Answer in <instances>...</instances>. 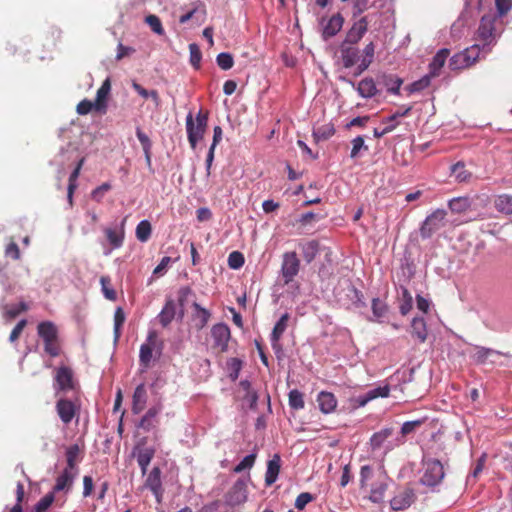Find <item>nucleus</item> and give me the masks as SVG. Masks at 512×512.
I'll list each match as a JSON object with an SVG mask.
<instances>
[{
  "label": "nucleus",
  "instance_id": "obj_1",
  "mask_svg": "<svg viewBox=\"0 0 512 512\" xmlns=\"http://www.w3.org/2000/svg\"><path fill=\"white\" fill-rule=\"evenodd\" d=\"M500 24L501 20L496 13L492 12L482 16L475 40L482 44V50L485 53H489L490 47L496 43L499 36L498 26Z\"/></svg>",
  "mask_w": 512,
  "mask_h": 512
},
{
  "label": "nucleus",
  "instance_id": "obj_2",
  "mask_svg": "<svg viewBox=\"0 0 512 512\" xmlns=\"http://www.w3.org/2000/svg\"><path fill=\"white\" fill-rule=\"evenodd\" d=\"M208 115L200 110L194 117L192 112L186 116L187 139L192 149L202 140L207 128Z\"/></svg>",
  "mask_w": 512,
  "mask_h": 512
},
{
  "label": "nucleus",
  "instance_id": "obj_3",
  "mask_svg": "<svg viewBox=\"0 0 512 512\" xmlns=\"http://www.w3.org/2000/svg\"><path fill=\"white\" fill-rule=\"evenodd\" d=\"M162 349L163 342L158 340L157 331L149 330L146 341L140 346L139 351V364L142 372L150 368L153 359V351L156 350L159 357L162 353Z\"/></svg>",
  "mask_w": 512,
  "mask_h": 512
},
{
  "label": "nucleus",
  "instance_id": "obj_4",
  "mask_svg": "<svg viewBox=\"0 0 512 512\" xmlns=\"http://www.w3.org/2000/svg\"><path fill=\"white\" fill-rule=\"evenodd\" d=\"M38 336L44 341V350L51 357H57L60 354L58 342V329L51 321L40 322L37 326Z\"/></svg>",
  "mask_w": 512,
  "mask_h": 512
},
{
  "label": "nucleus",
  "instance_id": "obj_5",
  "mask_svg": "<svg viewBox=\"0 0 512 512\" xmlns=\"http://www.w3.org/2000/svg\"><path fill=\"white\" fill-rule=\"evenodd\" d=\"M445 476L442 463L437 459L423 460V474L420 482L428 487H435L441 483Z\"/></svg>",
  "mask_w": 512,
  "mask_h": 512
},
{
  "label": "nucleus",
  "instance_id": "obj_6",
  "mask_svg": "<svg viewBox=\"0 0 512 512\" xmlns=\"http://www.w3.org/2000/svg\"><path fill=\"white\" fill-rule=\"evenodd\" d=\"M446 211L437 209L426 217L420 227V235L423 239L430 238L435 232L445 225Z\"/></svg>",
  "mask_w": 512,
  "mask_h": 512
},
{
  "label": "nucleus",
  "instance_id": "obj_7",
  "mask_svg": "<svg viewBox=\"0 0 512 512\" xmlns=\"http://www.w3.org/2000/svg\"><path fill=\"white\" fill-rule=\"evenodd\" d=\"M300 270V260L296 252H285L282 257L281 275L284 283L289 284L298 275Z\"/></svg>",
  "mask_w": 512,
  "mask_h": 512
},
{
  "label": "nucleus",
  "instance_id": "obj_8",
  "mask_svg": "<svg viewBox=\"0 0 512 512\" xmlns=\"http://www.w3.org/2000/svg\"><path fill=\"white\" fill-rule=\"evenodd\" d=\"M55 408L60 420L65 425H68L77 414L79 405L71 399L60 397L56 402Z\"/></svg>",
  "mask_w": 512,
  "mask_h": 512
},
{
  "label": "nucleus",
  "instance_id": "obj_9",
  "mask_svg": "<svg viewBox=\"0 0 512 512\" xmlns=\"http://www.w3.org/2000/svg\"><path fill=\"white\" fill-rule=\"evenodd\" d=\"M54 380V388L57 394L60 391H67L74 387L73 372L69 367L62 366L58 368Z\"/></svg>",
  "mask_w": 512,
  "mask_h": 512
},
{
  "label": "nucleus",
  "instance_id": "obj_10",
  "mask_svg": "<svg viewBox=\"0 0 512 512\" xmlns=\"http://www.w3.org/2000/svg\"><path fill=\"white\" fill-rule=\"evenodd\" d=\"M340 59L345 68L353 67L358 61L360 62L359 49L355 44L342 42L339 48Z\"/></svg>",
  "mask_w": 512,
  "mask_h": 512
},
{
  "label": "nucleus",
  "instance_id": "obj_11",
  "mask_svg": "<svg viewBox=\"0 0 512 512\" xmlns=\"http://www.w3.org/2000/svg\"><path fill=\"white\" fill-rule=\"evenodd\" d=\"M211 336L216 347L220 348L221 351L227 350L230 339V329L227 324H215L211 329Z\"/></svg>",
  "mask_w": 512,
  "mask_h": 512
},
{
  "label": "nucleus",
  "instance_id": "obj_12",
  "mask_svg": "<svg viewBox=\"0 0 512 512\" xmlns=\"http://www.w3.org/2000/svg\"><path fill=\"white\" fill-rule=\"evenodd\" d=\"M77 151L71 145H68L66 148H62L60 152L54 157L52 163L59 166L58 170V179L64 175V168L70 162L77 159Z\"/></svg>",
  "mask_w": 512,
  "mask_h": 512
},
{
  "label": "nucleus",
  "instance_id": "obj_13",
  "mask_svg": "<svg viewBox=\"0 0 512 512\" xmlns=\"http://www.w3.org/2000/svg\"><path fill=\"white\" fill-rule=\"evenodd\" d=\"M414 500L415 494L413 490L406 488L390 500V507L394 511H401L410 507Z\"/></svg>",
  "mask_w": 512,
  "mask_h": 512
},
{
  "label": "nucleus",
  "instance_id": "obj_14",
  "mask_svg": "<svg viewBox=\"0 0 512 512\" xmlns=\"http://www.w3.org/2000/svg\"><path fill=\"white\" fill-rule=\"evenodd\" d=\"M368 30L367 17H362L356 21L346 34L344 42L357 44Z\"/></svg>",
  "mask_w": 512,
  "mask_h": 512
},
{
  "label": "nucleus",
  "instance_id": "obj_15",
  "mask_svg": "<svg viewBox=\"0 0 512 512\" xmlns=\"http://www.w3.org/2000/svg\"><path fill=\"white\" fill-rule=\"evenodd\" d=\"M78 473L75 471H69L67 469H63V471L56 478V483L51 492L53 494L58 492H69L73 486L74 480L77 477Z\"/></svg>",
  "mask_w": 512,
  "mask_h": 512
},
{
  "label": "nucleus",
  "instance_id": "obj_16",
  "mask_svg": "<svg viewBox=\"0 0 512 512\" xmlns=\"http://www.w3.org/2000/svg\"><path fill=\"white\" fill-rule=\"evenodd\" d=\"M111 91L110 79L107 78L103 81L100 88L97 90L96 98L94 101V110L105 114L107 112V98Z\"/></svg>",
  "mask_w": 512,
  "mask_h": 512
},
{
  "label": "nucleus",
  "instance_id": "obj_17",
  "mask_svg": "<svg viewBox=\"0 0 512 512\" xmlns=\"http://www.w3.org/2000/svg\"><path fill=\"white\" fill-rule=\"evenodd\" d=\"M289 318H290L289 314L284 313L279 318V320L276 322V324L274 325V328L271 332V335H270L271 345L275 351H278L281 349L279 341L287 329Z\"/></svg>",
  "mask_w": 512,
  "mask_h": 512
},
{
  "label": "nucleus",
  "instance_id": "obj_18",
  "mask_svg": "<svg viewBox=\"0 0 512 512\" xmlns=\"http://www.w3.org/2000/svg\"><path fill=\"white\" fill-rule=\"evenodd\" d=\"M390 388L388 385L378 386L368 390L366 393L359 395L356 398V403L359 407H364L370 401L378 397H387L389 395Z\"/></svg>",
  "mask_w": 512,
  "mask_h": 512
},
{
  "label": "nucleus",
  "instance_id": "obj_19",
  "mask_svg": "<svg viewBox=\"0 0 512 512\" xmlns=\"http://www.w3.org/2000/svg\"><path fill=\"white\" fill-rule=\"evenodd\" d=\"M343 81L348 82L358 91L359 95L363 98L369 99L374 97L377 94V88L374 80L372 78H364L362 79L358 85L351 80H347L346 78H341Z\"/></svg>",
  "mask_w": 512,
  "mask_h": 512
},
{
  "label": "nucleus",
  "instance_id": "obj_20",
  "mask_svg": "<svg viewBox=\"0 0 512 512\" xmlns=\"http://www.w3.org/2000/svg\"><path fill=\"white\" fill-rule=\"evenodd\" d=\"M246 498V483L244 480H237L228 493V501L232 505H238L243 503Z\"/></svg>",
  "mask_w": 512,
  "mask_h": 512
},
{
  "label": "nucleus",
  "instance_id": "obj_21",
  "mask_svg": "<svg viewBox=\"0 0 512 512\" xmlns=\"http://www.w3.org/2000/svg\"><path fill=\"white\" fill-rule=\"evenodd\" d=\"M475 350L473 359L477 364H485L487 362L493 364L495 363V358L502 355L500 351L482 346H476Z\"/></svg>",
  "mask_w": 512,
  "mask_h": 512
},
{
  "label": "nucleus",
  "instance_id": "obj_22",
  "mask_svg": "<svg viewBox=\"0 0 512 512\" xmlns=\"http://www.w3.org/2000/svg\"><path fill=\"white\" fill-rule=\"evenodd\" d=\"M147 402V391L143 383L139 384L133 393L132 397V412L134 414L141 413Z\"/></svg>",
  "mask_w": 512,
  "mask_h": 512
},
{
  "label": "nucleus",
  "instance_id": "obj_23",
  "mask_svg": "<svg viewBox=\"0 0 512 512\" xmlns=\"http://www.w3.org/2000/svg\"><path fill=\"white\" fill-rule=\"evenodd\" d=\"M317 402L324 414L332 413L337 407V399L331 392L321 391L317 396Z\"/></svg>",
  "mask_w": 512,
  "mask_h": 512
},
{
  "label": "nucleus",
  "instance_id": "obj_24",
  "mask_svg": "<svg viewBox=\"0 0 512 512\" xmlns=\"http://www.w3.org/2000/svg\"><path fill=\"white\" fill-rule=\"evenodd\" d=\"M344 18L340 13L333 15L323 27V38L325 40L334 37L342 28Z\"/></svg>",
  "mask_w": 512,
  "mask_h": 512
},
{
  "label": "nucleus",
  "instance_id": "obj_25",
  "mask_svg": "<svg viewBox=\"0 0 512 512\" xmlns=\"http://www.w3.org/2000/svg\"><path fill=\"white\" fill-rule=\"evenodd\" d=\"M281 467V458L278 454L273 457L267 463V470L265 474V483L267 486L274 484L278 478Z\"/></svg>",
  "mask_w": 512,
  "mask_h": 512
},
{
  "label": "nucleus",
  "instance_id": "obj_26",
  "mask_svg": "<svg viewBox=\"0 0 512 512\" xmlns=\"http://www.w3.org/2000/svg\"><path fill=\"white\" fill-rule=\"evenodd\" d=\"M411 335L420 343H424L427 340V324L423 317L416 316L412 319Z\"/></svg>",
  "mask_w": 512,
  "mask_h": 512
},
{
  "label": "nucleus",
  "instance_id": "obj_27",
  "mask_svg": "<svg viewBox=\"0 0 512 512\" xmlns=\"http://www.w3.org/2000/svg\"><path fill=\"white\" fill-rule=\"evenodd\" d=\"M125 219L122 220L118 229L107 228L105 229V235L108 242L113 249H118L123 245L125 231H124Z\"/></svg>",
  "mask_w": 512,
  "mask_h": 512
},
{
  "label": "nucleus",
  "instance_id": "obj_28",
  "mask_svg": "<svg viewBox=\"0 0 512 512\" xmlns=\"http://www.w3.org/2000/svg\"><path fill=\"white\" fill-rule=\"evenodd\" d=\"M302 256L307 264H310L320 251V244L317 240H309L299 243Z\"/></svg>",
  "mask_w": 512,
  "mask_h": 512
},
{
  "label": "nucleus",
  "instance_id": "obj_29",
  "mask_svg": "<svg viewBox=\"0 0 512 512\" xmlns=\"http://www.w3.org/2000/svg\"><path fill=\"white\" fill-rule=\"evenodd\" d=\"M375 52V45L373 42L368 43L363 50V57L360 59V63L355 69L354 76L361 75L365 70L368 69L370 64L373 62Z\"/></svg>",
  "mask_w": 512,
  "mask_h": 512
},
{
  "label": "nucleus",
  "instance_id": "obj_30",
  "mask_svg": "<svg viewBox=\"0 0 512 512\" xmlns=\"http://www.w3.org/2000/svg\"><path fill=\"white\" fill-rule=\"evenodd\" d=\"M162 406L160 404L152 406L148 409L145 415L139 422V428L149 431L155 426L156 417L161 412Z\"/></svg>",
  "mask_w": 512,
  "mask_h": 512
},
{
  "label": "nucleus",
  "instance_id": "obj_31",
  "mask_svg": "<svg viewBox=\"0 0 512 512\" xmlns=\"http://www.w3.org/2000/svg\"><path fill=\"white\" fill-rule=\"evenodd\" d=\"M176 315V304L173 300L169 299L166 301L164 307L158 314V320L163 327H167L175 318Z\"/></svg>",
  "mask_w": 512,
  "mask_h": 512
},
{
  "label": "nucleus",
  "instance_id": "obj_32",
  "mask_svg": "<svg viewBox=\"0 0 512 512\" xmlns=\"http://www.w3.org/2000/svg\"><path fill=\"white\" fill-rule=\"evenodd\" d=\"M1 308L3 311V318L6 321H11L16 316H18L21 312L28 310V305L24 301H21L17 305H8L4 303V299L1 301Z\"/></svg>",
  "mask_w": 512,
  "mask_h": 512
},
{
  "label": "nucleus",
  "instance_id": "obj_33",
  "mask_svg": "<svg viewBox=\"0 0 512 512\" xmlns=\"http://www.w3.org/2000/svg\"><path fill=\"white\" fill-rule=\"evenodd\" d=\"M449 56V50L444 48L439 50L436 55L433 57L430 65H429V74L433 77L438 76L441 68L444 66L447 57Z\"/></svg>",
  "mask_w": 512,
  "mask_h": 512
},
{
  "label": "nucleus",
  "instance_id": "obj_34",
  "mask_svg": "<svg viewBox=\"0 0 512 512\" xmlns=\"http://www.w3.org/2000/svg\"><path fill=\"white\" fill-rule=\"evenodd\" d=\"M79 454H80V447L78 444L70 445L66 449L65 455H66L67 464H66L65 469H67L69 471H75L76 473H78L79 469L77 466V462H78Z\"/></svg>",
  "mask_w": 512,
  "mask_h": 512
},
{
  "label": "nucleus",
  "instance_id": "obj_35",
  "mask_svg": "<svg viewBox=\"0 0 512 512\" xmlns=\"http://www.w3.org/2000/svg\"><path fill=\"white\" fill-rule=\"evenodd\" d=\"M381 84L385 86L388 92L398 95L403 80L392 74H385L381 77Z\"/></svg>",
  "mask_w": 512,
  "mask_h": 512
},
{
  "label": "nucleus",
  "instance_id": "obj_36",
  "mask_svg": "<svg viewBox=\"0 0 512 512\" xmlns=\"http://www.w3.org/2000/svg\"><path fill=\"white\" fill-rule=\"evenodd\" d=\"M387 488L388 484L385 481L374 483L370 491L369 500L375 504L383 502Z\"/></svg>",
  "mask_w": 512,
  "mask_h": 512
},
{
  "label": "nucleus",
  "instance_id": "obj_37",
  "mask_svg": "<svg viewBox=\"0 0 512 512\" xmlns=\"http://www.w3.org/2000/svg\"><path fill=\"white\" fill-rule=\"evenodd\" d=\"M372 313L373 317L370 318V321L382 322V319L386 316L388 312V306L385 302L380 300L379 298L372 299Z\"/></svg>",
  "mask_w": 512,
  "mask_h": 512
},
{
  "label": "nucleus",
  "instance_id": "obj_38",
  "mask_svg": "<svg viewBox=\"0 0 512 512\" xmlns=\"http://www.w3.org/2000/svg\"><path fill=\"white\" fill-rule=\"evenodd\" d=\"M392 428H383L378 432H375L370 438V445L372 450H378L383 443L392 435Z\"/></svg>",
  "mask_w": 512,
  "mask_h": 512
},
{
  "label": "nucleus",
  "instance_id": "obj_39",
  "mask_svg": "<svg viewBox=\"0 0 512 512\" xmlns=\"http://www.w3.org/2000/svg\"><path fill=\"white\" fill-rule=\"evenodd\" d=\"M462 53L464 54L470 66L473 65L480 58L481 54L483 56L487 54L482 50V44L477 41L472 46L463 50Z\"/></svg>",
  "mask_w": 512,
  "mask_h": 512
},
{
  "label": "nucleus",
  "instance_id": "obj_40",
  "mask_svg": "<svg viewBox=\"0 0 512 512\" xmlns=\"http://www.w3.org/2000/svg\"><path fill=\"white\" fill-rule=\"evenodd\" d=\"M192 307L194 308L193 316L198 321V327L200 329L204 328L210 319L211 313L197 302H194Z\"/></svg>",
  "mask_w": 512,
  "mask_h": 512
},
{
  "label": "nucleus",
  "instance_id": "obj_41",
  "mask_svg": "<svg viewBox=\"0 0 512 512\" xmlns=\"http://www.w3.org/2000/svg\"><path fill=\"white\" fill-rule=\"evenodd\" d=\"M154 453L155 451L152 448H145L139 451L137 455V462L139 467L141 468L142 475L146 474L148 466L154 457Z\"/></svg>",
  "mask_w": 512,
  "mask_h": 512
},
{
  "label": "nucleus",
  "instance_id": "obj_42",
  "mask_svg": "<svg viewBox=\"0 0 512 512\" xmlns=\"http://www.w3.org/2000/svg\"><path fill=\"white\" fill-rule=\"evenodd\" d=\"M494 206L501 213L512 214V195H499L494 201Z\"/></svg>",
  "mask_w": 512,
  "mask_h": 512
},
{
  "label": "nucleus",
  "instance_id": "obj_43",
  "mask_svg": "<svg viewBox=\"0 0 512 512\" xmlns=\"http://www.w3.org/2000/svg\"><path fill=\"white\" fill-rule=\"evenodd\" d=\"M399 310L400 313L405 316L407 315L413 307V298L411 293L407 288L401 287V297H400Z\"/></svg>",
  "mask_w": 512,
  "mask_h": 512
},
{
  "label": "nucleus",
  "instance_id": "obj_44",
  "mask_svg": "<svg viewBox=\"0 0 512 512\" xmlns=\"http://www.w3.org/2000/svg\"><path fill=\"white\" fill-rule=\"evenodd\" d=\"M145 487L150 489V490H156L161 488L162 487V482H161V470L159 467H154L146 481H145Z\"/></svg>",
  "mask_w": 512,
  "mask_h": 512
},
{
  "label": "nucleus",
  "instance_id": "obj_45",
  "mask_svg": "<svg viewBox=\"0 0 512 512\" xmlns=\"http://www.w3.org/2000/svg\"><path fill=\"white\" fill-rule=\"evenodd\" d=\"M152 232L151 224L148 220H142L138 223L136 227V238L145 243L149 240Z\"/></svg>",
  "mask_w": 512,
  "mask_h": 512
},
{
  "label": "nucleus",
  "instance_id": "obj_46",
  "mask_svg": "<svg viewBox=\"0 0 512 512\" xmlns=\"http://www.w3.org/2000/svg\"><path fill=\"white\" fill-rule=\"evenodd\" d=\"M451 174L458 182H466L471 178V173L465 169L463 162H457L451 167Z\"/></svg>",
  "mask_w": 512,
  "mask_h": 512
},
{
  "label": "nucleus",
  "instance_id": "obj_47",
  "mask_svg": "<svg viewBox=\"0 0 512 512\" xmlns=\"http://www.w3.org/2000/svg\"><path fill=\"white\" fill-rule=\"evenodd\" d=\"M471 203L467 197H457L449 201L448 206L454 213H462L469 209Z\"/></svg>",
  "mask_w": 512,
  "mask_h": 512
},
{
  "label": "nucleus",
  "instance_id": "obj_48",
  "mask_svg": "<svg viewBox=\"0 0 512 512\" xmlns=\"http://www.w3.org/2000/svg\"><path fill=\"white\" fill-rule=\"evenodd\" d=\"M125 321V313L121 307H118L114 313V341L117 342L121 335V327Z\"/></svg>",
  "mask_w": 512,
  "mask_h": 512
},
{
  "label": "nucleus",
  "instance_id": "obj_49",
  "mask_svg": "<svg viewBox=\"0 0 512 512\" xmlns=\"http://www.w3.org/2000/svg\"><path fill=\"white\" fill-rule=\"evenodd\" d=\"M469 66V63L462 52L454 54L449 60V67L451 70H460Z\"/></svg>",
  "mask_w": 512,
  "mask_h": 512
},
{
  "label": "nucleus",
  "instance_id": "obj_50",
  "mask_svg": "<svg viewBox=\"0 0 512 512\" xmlns=\"http://www.w3.org/2000/svg\"><path fill=\"white\" fill-rule=\"evenodd\" d=\"M145 23L151 28V30L157 35H164V29L161 20L154 14L147 15L145 17Z\"/></svg>",
  "mask_w": 512,
  "mask_h": 512
},
{
  "label": "nucleus",
  "instance_id": "obj_51",
  "mask_svg": "<svg viewBox=\"0 0 512 512\" xmlns=\"http://www.w3.org/2000/svg\"><path fill=\"white\" fill-rule=\"evenodd\" d=\"M289 405L295 410L304 408L303 394L299 390L293 389L289 392Z\"/></svg>",
  "mask_w": 512,
  "mask_h": 512
},
{
  "label": "nucleus",
  "instance_id": "obj_52",
  "mask_svg": "<svg viewBox=\"0 0 512 512\" xmlns=\"http://www.w3.org/2000/svg\"><path fill=\"white\" fill-rule=\"evenodd\" d=\"M132 87L141 97L145 99L151 98L156 105L159 104V96L156 90H147L136 82L133 83Z\"/></svg>",
  "mask_w": 512,
  "mask_h": 512
},
{
  "label": "nucleus",
  "instance_id": "obj_53",
  "mask_svg": "<svg viewBox=\"0 0 512 512\" xmlns=\"http://www.w3.org/2000/svg\"><path fill=\"white\" fill-rule=\"evenodd\" d=\"M352 149L350 152V157L355 159L359 156L361 150L367 151L368 146L365 145V141L363 136H357L352 140Z\"/></svg>",
  "mask_w": 512,
  "mask_h": 512
},
{
  "label": "nucleus",
  "instance_id": "obj_54",
  "mask_svg": "<svg viewBox=\"0 0 512 512\" xmlns=\"http://www.w3.org/2000/svg\"><path fill=\"white\" fill-rule=\"evenodd\" d=\"M217 65L222 70H229L234 65V59L233 56L230 53L222 52L217 55L216 57Z\"/></svg>",
  "mask_w": 512,
  "mask_h": 512
},
{
  "label": "nucleus",
  "instance_id": "obj_55",
  "mask_svg": "<svg viewBox=\"0 0 512 512\" xmlns=\"http://www.w3.org/2000/svg\"><path fill=\"white\" fill-rule=\"evenodd\" d=\"M54 494L50 492L41 498L35 505L34 512H46L54 502Z\"/></svg>",
  "mask_w": 512,
  "mask_h": 512
},
{
  "label": "nucleus",
  "instance_id": "obj_56",
  "mask_svg": "<svg viewBox=\"0 0 512 512\" xmlns=\"http://www.w3.org/2000/svg\"><path fill=\"white\" fill-rule=\"evenodd\" d=\"M424 421V419H417L404 422L401 427L402 436L405 437L406 435L414 433L424 423Z\"/></svg>",
  "mask_w": 512,
  "mask_h": 512
},
{
  "label": "nucleus",
  "instance_id": "obj_57",
  "mask_svg": "<svg viewBox=\"0 0 512 512\" xmlns=\"http://www.w3.org/2000/svg\"><path fill=\"white\" fill-rule=\"evenodd\" d=\"M244 256L241 252L233 251L228 256V265L232 269H239L244 265Z\"/></svg>",
  "mask_w": 512,
  "mask_h": 512
},
{
  "label": "nucleus",
  "instance_id": "obj_58",
  "mask_svg": "<svg viewBox=\"0 0 512 512\" xmlns=\"http://www.w3.org/2000/svg\"><path fill=\"white\" fill-rule=\"evenodd\" d=\"M101 288L103 295L108 300H116V292L113 288H111L110 285V279L108 277H101L100 279Z\"/></svg>",
  "mask_w": 512,
  "mask_h": 512
},
{
  "label": "nucleus",
  "instance_id": "obj_59",
  "mask_svg": "<svg viewBox=\"0 0 512 512\" xmlns=\"http://www.w3.org/2000/svg\"><path fill=\"white\" fill-rule=\"evenodd\" d=\"M190 63L193 67L199 68L202 59L201 51L197 44L192 43L189 45Z\"/></svg>",
  "mask_w": 512,
  "mask_h": 512
},
{
  "label": "nucleus",
  "instance_id": "obj_60",
  "mask_svg": "<svg viewBox=\"0 0 512 512\" xmlns=\"http://www.w3.org/2000/svg\"><path fill=\"white\" fill-rule=\"evenodd\" d=\"M432 77L433 76L431 74H427V75L423 76L421 79L413 82L409 86L410 92H419V91L427 88L430 85V81H431Z\"/></svg>",
  "mask_w": 512,
  "mask_h": 512
},
{
  "label": "nucleus",
  "instance_id": "obj_61",
  "mask_svg": "<svg viewBox=\"0 0 512 512\" xmlns=\"http://www.w3.org/2000/svg\"><path fill=\"white\" fill-rule=\"evenodd\" d=\"M255 458H256V454H254V453H251V454L245 456L241 460V462L235 466L234 472L240 473L246 469L252 468V466L254 465V462H255Z\"/></svg>",
  "mask_w": 512,
  "mask_h": 512
},
{
  "label": "nucleus",
  "instance_id": "obj_62",
  "mask_svg": "<svg viewBox=\"0 0 512 512\" xmlns=\"http://www.w3.org/2000/svg\"><path fill=\"white\" fill-rule=\"evenodd\" d=\"M136 136L142 145L144 153L151 151L152 143L149 137L141 130L140 127L136 128Z\"/></svg>",
  "mask_w": 512,
  "mask_h": 512
},
{
  "label": "nucleus",
  "instance_id": "obj_63",
  "mask_svg": "<svg viewBox=\"0 0 512 512\" xmlns=\"http://www.w3.org/2000/svg\"><path fill=\"white\" fill-rule=\"evenodd\" d=\"M326 216H327V213L319 214V213H314V212H307L300 216L299 222L302 225H307L311 221H319V220L325 218Z\"/></svg>",
  "mask_w": 512,
  "mask_h": 512
},
{
  "label": "nucleus",
  "instance_id": "obj_64",
  "mask_svg": "<svg viewBox=\"0 0 512 512\" xmlns=\"http://www.w3.org/2000/svg\"><path fill=\"white\" fill-rule=\"evenodd\" d=\"M313 500V496L308 492H303L299 494L295 501V508L298 510H302L305 506Z\"/></svg>",
  "mask_w": 512,
  "mask_h": 512
}]
</instances>
